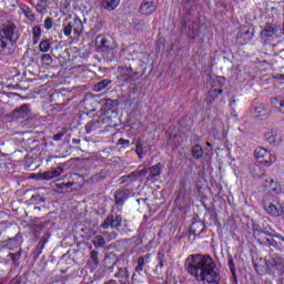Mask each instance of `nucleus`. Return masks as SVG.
<instances>
[{
	"label": "nucleus",
	"mask_w": 284,
	"mask_h": 284,
	"mask_svg": "<svg viewBox=\"0 0 284 284\" xmlns=\"http://www.w3.org/2000/svg\"><path fill=\"white\" fill-rule=\"evenodd\" d=\"M71 27L73 28V32L75 34H81V32H83V22L79 18L73 19V22H71Z\"/></svg>",
	"instance_id": "a878e982"
},
{
	"label": "nucleus",
	"mask_w": 284,
	"mask_h": 284,
	"mask_svg": "<svg viewBox=\"0 0 284 284\" xmlns=\"http://www.w3.org/2000/svg\"><path fill=\"white\" fill-rule=\"evenodd\" d=\"M158 264L155 266V270H163L165 267V253L159 252L156 255Z\"/></svg>",
	"instance_id": "7c9ffc66"
},
{
	"label": "nucleus",
	"mask_w": 284,
	"mask_h": 284,
	"mask_svg": "<svg viewBox=\"0 0 284 284\" xmlns=\"http://www.w3.org/2000/svg\"><path fill=\"white\" fill-rule=\"evenodd\" d=\"M278 32V26L266 22L264 29L261 31V39H272Z\"/></svg>",
	"instance_id": "9d476101"
},
{
	"label": "nucleus",
	"mask_w": 284,
	"mask_h": 284,
	"mask_svg": "<svg viewBox=\"0 0 284 284\" xmlns=\"http://www.w3.org/2000/svg\"><path fill=\"white\" fill-rule=\"evenodd\" d=\"M112 83V80H108V79H104L100 82H98L94 88H95V92H101L103 90H105V88H108V85Z\"/></svg>",
	"instance_id": "72a5a7b5"
},
{
	"label": "nucleus",
	"mask_w": 284,
	"mask_h": 284,
	"mask_svg": "<svg viewBox=\"0 0 284 284\" xmlns=\"http://www.w3.org/2000/svg\"><path fill=\"white\" fill-rule=\"evenodd\" d=\"M159 4V0H143L140 6L141 14L150 16L152 12L156 10V6Z\"/></svg>",
	"instance_id": "1a4fd4ad"
},
{
	"label": "nucleus",
	"mask_w": 284,
	"mask_h": 284,
	"mask_svg": "<svg viewBox=\"0 0 284 284\" xmlns=\"http://www.w3.org/2000/svg\"><path fill=\"white\" fill-rule=\"evenodd\" d=\"M252 37H254V33H251V37H250V38L252 39Z\"/></svg>",
	"instance_id": "052dcab7"
},
{
	"label": "nucleus",
	"mask_w": 284,
	"mask_h": 284,
	"mask_svg": "<svg viewBox=\"0 0 284 284\" xmlns=\"http://www.w3.org/2000/svg\"><path fill=\"white\" fill-rule=\"evenodd\" d=\"M12 45H14L13 24L0 26V54H12Z\"/></svg>",
	"instance_id": "f03ea898"
},
{
	"label": "nucleus",
	"mask_w": 284,
	"mask_h": 284,
	"mask_svg": "<svg viewBox=\"0 0 284 284\" xmlns=\"http://www.w3.org/2000/svg\"><path fill=\"white\" fill-rule=\"evenodd\" d=\"M196 0H186L187 3H194Z\"/></svg>",
	"instance_id": "4d7b16f0"
},
{
	"label": "nucleus",
	"mask_w": 284,
	"mask_h": 284,
	"mask_svg": "<svg viewBox=\"0 0 284 284\" xmlns=\"http://www.w3.org/2000/svg\"><path fill=\"white\" fill-rule=\"evenodd\" d=\"M118 263H119V257L114 252H110L105 255L104 266L106 267V270H112V267H114V265H116Z\"/></svg>",
	"instance_id": "2eb2a0df"
},
{
	"label": "nucleus",
	"mask_w": 284,
	"mask_h": 284,
	"mask_svg": "<svg viewBox=\"0 0 284 284\" xmlns=\"http://www.w3.org/2000/svg\"><path fill=\"white\" fill-rule=\"evenodd\" d=\"M92 244L94 245L95 250L105 247V237H103V235H95L92 239Z\"/></svg>",
	"instance_id": "bb28decb"
},
{
	"label": "nucleus",
	"mask_w": 284,
	"mask_h": 284,
	"mask_svg": "<svg viewBox=\"0 0 284 284\" xmlns=\"http://www.w3.org/2000/svg\"><path fill=\"white\" fill-rule=\"evenodd\" d=\"M244 34H250V30H246V31L244 32Z\"/></svg>",
	"instance_id": "bf43d9fd"
},
{
	"label": "nucleus",
	"mask_w": 284,
	"mask_h": 284,
	"mask_svg": "<svg viewBox=\"0 0 284 284\" xmlns=\"http://www.w3.org/2000/svg\"><path fill=\"white\" fill-rule=\"evenodd\" d=\"M123 223V216L119 214H110L104 220V222L101 224L102 230H115V231H106L103 232V236L106 239V241H114L116 236H119V229L121 227Z\"/></svg>",
	"instance_id": "7ed1b4c3"
},
{
	"label": "nucleus",
	"mask_w": 284,
	"mask_h": 284,
	"mask_svg": "<svg viewBox=\"0 0 284 284\" xmlns=\"http://www.w3.org/2000/svg\"><path fill=\"white\" fill-rule=\"evenodd\" d=\"M219 94H223V90L213 89V90L209 91V94H207L209 103H212V101H214L216 99V97H219Z\"/></svg>",
	"instance_id": "f704fd0d"
},
{
	"label": "nucleus",
	"mask_w": 284,
	"mask_h": 284,
	"mask_svg": "<svg viewBox=\"0 0 284 284\" xmlns=\"http://www.w3.org/2000/svg\"><path fill=\"white\" fill-rule=\"evenodd\" d=\"M50 240V233H47L43 235V237L40 240V243H43L45 245V243H48V241Z\"/></svg>",
	"instance_id": "3c124183"
},
{
	"label": "nucleus",
	"mask_w": 284,
	"mask_h": 284,
	"mask_svg": "<svg viewBox=\"0 0 284 284\" xmlns=\"http://www.w3.org/2000/svg\"><path fill=\"white\" fill-rule=\"evenodd\" d=\"M135 153L138 154L140 161H142L143 156H145V154H148V152L145 151V143L143 142V140H136Z\"/></svg>",
	"instance_id": "412c9836"
},
{
	"label": "nucleus",
	"mask_w": 284,
	"mask_h": 284,
	"mask_svg": "<svg viewBox=\"0 0 284 284\" xmlns=\"http://www.w3.org/2000/svg\"><path fill=\"white\" fill-rule=\"evenodd\" d=\"M253 114H257L256 116H270V108L265 104H261L254 108Z\"/></svg>",
	"instance_id": "b1692460"
},
{
	"label": "nucleus",
	"mask_w": 284,
	"mask_h": 284,
	"mask_svg": "<svg viewBox=\"0 0 284 284\" xmlns=\"http://www.w3.org/2000/svg\"><path fill=\"white\" fill-rule=\"evenodd\" d=\"M17 119H26L30 114V104H22L20 108L13 110Z\"/></svg>",
	"instance_id": "f3484780"
},
{
	"label": "nucleus",
	"mask_w": 284,
	"mask_h": 284,
	"mask_svg": "<svg viewBox=\"0 0 284 284\" xmlns=\"http://www.w3.org/2000/svg\"><path fill=\"white\" fill-rule=\"evenodd\" d=\"M41 61L44 65H50L52 63V55L43 54Z\"/></svg>",
	"instance_id": "ea45409f"
},
{
	"label": "nucleus",
	"mask_w": 284,
	"mask_h": 284,
	"mask_svg": "<svg viewBox=\"0 0 284 284\" xmlns=\"http://www.w3.org/2000/svg\"><path fill=\"white\" fill-rule=\"evenodd\" d=\"M161 170H163V164L158 163L151 168H149L150 176L154 179V176H161Z\"/></svg>",
	"instance_id": "c85d7f7f"
},
{
	"label": "nucleus",
	"mask_w": 284,
	"mask_h": 284,
	"mask_svg": "<svg viewBox=\"0 0 284 284\" xmlns=\"http://www.w3.org/2000/svg\"><path fill=\"white\" fill-rule=\"evenodd\" d=\"M130 199V190L120 189L114 193L115 205L118 209L122 210L123 205H125V201Z\"/></svg>",
	"instance_id": "6e6552de"
},
{
	"label": "nucleus",
	"mask_w": 284,
	"mask_h": 284,
	"mask_svg": "<svg viewBox=\"0 0 284 284\" xmlns=\"http://www.w3.org/2000/svg\"><path fill=\"white\" fill-rule=\"evenodd\" d=\"M73 143L77 145V144L81 143V140L74 139Z\"/></svg>",
	"instance_id": "864d4df0"
},
{
	"label": "nucleus",
	"mask_w": 284,
	"mask_h": 284,
	"mask_svg": "<svg viewBox=\"0 0 284 284\" xmlns=\"http://www.w3.org/2000/svg\"><path fill=\"white\" fill-rule=\"evenodd\" d=\"M72 185H74V182H63V180L58 179L52 187L60 194H65L72 190Z\"/></svg>",
	"instance_id": "9b49d317"
},
{
	"label": "nucleus",
	"mask_w": 284,
	"mask_h": 284,
	"mask_svg": "<svg viewBox=\"0 0 284 284\" xmlns=\"http://www.w3.org/2000/svg\"><path fill=\"white\" fill-rule=\"evenodd\" d=\"M250 172H251L253 179H263V176H266L265 169H263L258 164H253L250 169Z\"/></svg>",
	"instance_id": "6ab92c4d"
},
{
	"label": "nucleus",
	"mask_w": 284,
	"mask_h": 284,
	"mask_svg": "<svg viewBox=\"0 0 284 284\" xmlns=\"http://www.w3.org/2000/svg\"><path fill=\"white\" fill-rule=\"evenodd\" d=\"M271 105L281 112V114H284V99L282 97L271 98Z\"/></svg>",
	"instance_id": "aec40b11"
},
{
	"label": "nucleus",
	"mask_w": 284,
	"mask_h": 284,
	"mask_svg": "<svg viewBox=\"0 0 284 284\" xmlns=\"http://www.w3.org/2000/svg\"><path fill=\"white\" fill-rule=\"evenodd\" d=\"M10 256H11V261L13 263H17V261L21 258V253H13V254H10Z\"/></svg>",
	"instance_id": "8fccbe9b"
},
{
	"label": "nucleus",
	"mask_w": 284,
	"mask_h": 284,
	"mask_svg": "<svg viewBox=\"0 0 284 284\" xmlns=\"http://www.w3.org/2000/svg\"><path fill=\"white\" fill-rule=\"evenodd\" d=\"M114 278H120V284H130V272L126 267H120L114 274Z\"/></svg>",
	"instance_id": "dca6fc26"
},
{
	"label": "nucleus",
	"mask_w": 284,
	"mask_h": 284,
	"mask_svg": "<svg viewBox=\"0 0 284 284\" xmlns=\"http://www.w3.org/2000/svg\"><path fill=\"white\" fill-rule=\"evenodd\" d=\"M264 187H267L274 194H281L283 192V184L281 182H275L272 178H266L264 181Z\"/></svg>",
	"instance_id": "f8f14e48"
},
{
	"label": "nucleus",
	"mask_w": 284,
	"mask_h": 284,
	"mask_svg": "<svg viewBox=\"0 0 284 284\" xmlns=\"http://www.w3.org/2000/svg\"><path fill=\"white\" fill-rule=\"evenodd\" d=\"M268 247H273L275 252L284 253V236L276 233L273 236L266 239Z\"/></svg>",
	"instance_id": "423d86ee"
},
{
	"label": "nucleus",
	"mask_w": 284,
	"mask_h": 284,
	"mask_svg": "<svg viewBox=\"0 0 284 284\" xmlns=\"http://www.w3.org/2000/svg\"><path fill=\"white\" fill-rule=\"evenodd\" d=\"M262 205L265 212L270 214V216H281L283 214V209L281 206V202L277 196L272 194H266L263 196Z\"/></svg>",
	"instance_id": "20e7f679"
},
{
	"label": "nucleus",
	"mask_w": 284,
	"mask_h": 284,
	"mask_svg": "<svg viewBox=\"0 0 284 284\" xmlns=\"http://www.w3.org/2000/svg\"><path fill=\"white\" fill-rule=\"evenodd\" d=\"M21 10H22L24 17L27 19H29V21H34V13L32 12V9H30V7L22 4Z\"/></svg>",
	"instance_id": "2f4dec72"
},
{
	"label": "nucleus",
	"mask_w": 284,
	"mask_h": 284,
	"mask_svg": "<svg viewBox=\"0 0 284 284\" xmlns=\"http://www.w3.org/2000/svg\"><path fill=\"white\" fill-rule=\"evenodd\" d=\"M98 48H105L106 50L112 49V41L105 36H98L95 39Z\"/></svg>",
	"instance_id": "a211bd4d"
},
{
	"label": "nucleus",
	"mask_w": 284,
	"mask_h": 284,
	"mask_svg": "<svg viewBox=\"0 0 284 284\" xmlns=\"http://www.w3.org/2000/svg\"><path fill=\"white\" fill-rule=\"evenodd\" d=\"M229 268L231 270L233 276H236V267L234 266V260L232 257L229 258Z\"/></svg>",
	"instance_id": "37998d69"
},
{
	"label": "nucleus",
	"mask_w": 284,
	"mask_h": 284,
	"mask_svg": "<svg viewBox=\"0 0 284 284\" xmlns=\"http://www.w3.org/2000/svg\"><path fill=\"white\" fill-rule=\"evenodd\" d=\"M72 22H69L64 28H63V34L64 37H70L72 34Z\"/></svg>",
	"instance_id": "58836bf2"
},
{
	"label": "nucleus",
	"mask_w": 284,
	"mask_h": 284,
	"mask_svg": "<svg viewBox=\"0 0 284 284\" xmlns=\"http://www.w3.org/2000/svg\"><path fill=\"white\" fill-rule=\"evenodd\" d=\"M206 230H207V227L205 226V224L203 222H201V221L193 222L190 226V236L201 237L203 232H205Z\"/></svg>",
	"instance_id": "ddd939ff"
},
{
	"label": "nucleus",
	"mask_w": 284,
	"mask_h": 284,
	"mask_svg": "<svg viewBox=\"0 0 284 284\" xmlns=\"http://www.w3.org/2000/svg\"><path fill=\"white\" fill-rule=\"evenodd\" d=\"M150 258V254L140 256L138 258V265L135 266V272L138 274H142L143 273V268L145 267V261H148Z\"/></svg>",
	"instance_id": "393cba45"
},
{
	"label": "nucleus",
	"mask_w": 284,
	"mask_h": 284,
	"mask_svg": "<svg viewBox=\"0 0 284 284\" xmlns=\"http://www.w3.org/2000/svg\"><path fill=\"white\" fill-rule=\"evenodd\" d=\"M52 26H54V22L52 21V18H47L44 20L45 30H52Z\"/></svg>",
	"instance_id": "79ce46f5"
},
{
	"label": "nucleus",
	"mask_w": 284,
	"mask_h": 284,
	"mask_svg": "<svg viewBox=\"0 0 284 284\" xmlns=\"http://www.w3.org/2000/svg\"><path fill=\"white\" fill-rule=\"evenodd\" d=\"M119 145H125L126 148H130V140H125L123 138L118 140Z\"/></svg>",
	"instance_id": "de8ad7c7"
},
{
	"label": "nucleus",
	"mask_w": 284,
	"mask_h": 284,
	"mask_svg": "<svg viewBox=\"0 0 284 284\" xmlns=\"http://www.w3.org/2000/svg\"><path fill=\"white\" fill-rule=\"evenodd\" d=\"M48 4H43V2H40L36 6V10L37 12H39L40 14H43V12H45V8Z\"/></svg>",
	"instance_id": "a19ab883"
},
{
	"label": "nucleus",
	"mask_w": 284,
	"mask_h": 284,
	"mask_svg": "<svg viewBox=\"0 0 284 284\" xmlns=\"http://www.w3.org/2000/svg\"><path fill=\"white\" fill-rule=\"evenodd\" d=\"M51 48L50 40H42L40 42V52H49Z\"/></svg>",
	"instance_id": "e433bc0d"
},
{
	"label": "nucleus",
	"mask_w": 284,
	"mask_h": 284,
	"mask_svg": "<svg viewBox=\"0 0 284 284\" xmlns=\"http://www.w3.org/2000/svg\"><path fill=\"white\" fill-rule=\"evenodd\" d=\"M184 270L202 284H220L221 274L216 272V263L212 256L205 254H192L185 260Z\"/></svg>",
	"instance_id": "f257e3e1"
},
{
	"label": "nucleus",
	"mask_w": 284,
	"mask_h": 284,
	"mask_svg": "<svg viewBox=\"0 0 284 284\" xmlns=\"http://www.w3.org/2000/svg\"><path fill=\"white\" fill-rule=\"evenodd\" d=\"M139 26H143V27H145V23H141V22H140V23H138V24H136V27H135V28H136V30H139Z\"/></svg>",
	"instance_id": "6e6d98bb"
},
{
	"label": "nucleus",
	"mask_w": 284,
	"mask_h": 284,
	"mask_svg": "<svg viewBox=\"0 0 284 284\" xmlns=\"http://www.w3.org/2000/svg\"><path fill=\"white\" fill-rule=\"evenodd\" d=\"M101 122L99 120H91L89 123L85 124V132L87 134H91L94 130H98Z\"/></svg>",
	"instance_id": "cd10ccee"
},
{
	"label": "nucleus",
	"mask_w": 284,
	"mask_h": 284,
	"mask_svg": "<svg viewBox=\"0 0 284 284\" xmlns=\"http://www.w3.org/2000/svg\"><path fill=\"white\" fill-rule=\"evenodd\" d=\"M118 105L119 102L116 100L106 99L103 103V110L104 112H114Z\"/></svg>",
	"instance_id": "4be33fe9"
},
{
	"label": "nucleus",
	"mask_w": 284,
	"mask_h": 284,
	"mask_svg": "<svg viewBox=\"0 0 284 284\" xmlns=\"http://www.w3.org/2000/svg\"><path fill=\"white\" fill-rule=\"evenodd\" d=\"M43 247H45V244L40 241L37 245V248H36V252L38 253V256H39V254H41V252H43Z\"/></svg>",
	"instance_id": "09e8293b"
},
{
	"label": "nucleus",
	"mask_w": 284,
	"mask_h": 284,
	"mask_svg": "<svg viewBox=\"0 0 284 284\" xmlns=\"http://www.w3.org/2000/svg\"><path fill=\"white\" fill-rule=\"evenodd\" d=\"M30 201H36V203L39 204V203H43L44 200L41 195L36 194L31 196Z\"/></svg>",
	"instance_id": "49530a36"
},
{
	"label": "nucleus",
	"mask_w": 284,
	"mask_h": 284,
	"mask_svg": "<svg viewBox=\"0 0 284 284\" xmlns=\"http://www.w3.org/2000/svg\"><path fill=\"white\" fill-rule=\"evenodd\" d=\"M254 156L261 165H265V168H270V165H274L276 163V155L268 151L263 146H257L254 151Z\"/></svg>",
	"instance_id": "39448f33"
},
{
	"label": "nucleus",
	"mask_w": 284,
	"mask_h": 284,
	"mask_svg": "<svg viewBox=\"0 0 284 284\" xmlns=\"http://www.w3.org/2000/svg\"><path fill=\"white\" fill-rule=\"evenodd\" d=\"M277 79H278L280 81H284V74H278V75H277Z\"/></svg>",
	"instance_id": "603ef678"
},
{
	"label": "nucleus",
	"mask_w": 284,
	"mask_h": 284,
	"mask_svg": "<svg viewBox=\"0 0 284 284\" xmlns=\"http://www.w3.org/2000/svg\"><path fill=\"white\" fill-rule=\"evenodd\" d=\"M145 174H148V169L144 168L143 165L139 166V170L135 172H132V174L129 175V178L132 176H145Z\"/></svg>",
	"instance_id": "c9c22d12"
},
{
	"label": "nucleus",
	"mask_w": 284,
	"mask_h": 284,
	"mask_svg": "<svg viewBox=\"0 0 284 284\" xmlns=\"http://www.w3.org/2000/svg\"><path fill=\"white\" fill-rule=\"evenodd\" d=\"M68 130L61 129L60 131H58V133L53 135V141H61V139L65 136Z\"/></svg>",
	"instance_id": "4c0bfd02"
},
{
	"label": "nucleus",
	"mask_w": 284,
	"mask_h": 284,
	"mask_svg": "<svg viewBox=\"0 0 284 284\" xmlns=\"http://www.w3.org/2000/svg\"><path fill=\"white\" fill-rule=\"evenodd\" d=\"M91 261L98 265L99 264V253L98 251H91Z\"/></svg>",
	"instance_id": "a18cd8bd"
},
{
	"label": "nucleus",
	"mask_w": 284,
	"mask_h": 284,
	"mask_svg": "<svg viewBox=\"0 0 284 284\" xmlns=\"http://www.w3.org/2000/svg\"><path fill=\"white\" fill-rule=\"evenodd\" d=\"M207 148H212V143L206 142Z\"/></svg>",
	"instance_id": "13d9d810"
},
{
	"label": "nucleus",
	"mask_w": 284,
	"mask_h": 284,
	"mask_svg": "<svg viewBox=\"0 0 284 284\" xmlns=\"http://www.w3.org/2000/svg\"><path fill=\"white\" fill-rule=\"evenodd\" d=\"M119 3H121V0H102V8L112 11L119 8Z\"/></svg>",
	"instance_id": "5701e85b"
},
{
	"label": "nucleus",
	"mask_w": 284,
	"mask_h": 284,
	"mask_svg": "<svg viewBox=\"0 0 284 284\" xmlns=\"http://www.w3.org/2000/svg\"><path fill=\"white\" fill-rule=\"evenodd\" d=\"M119 72V79L125 81V83H134L136 81V72L132 71V67H120Z\"/></svg>",
	"instance_id": "0eeeda50"
},
{
	"label": "nucleus",
	"mask_w": 284,
	"mask_h": 284,
	"mask_svg": "<svg viewBox=\"0 0 284 284\" xmlns=\"http://www.w3.org/2000/svg\"><path fill=\"white\" fill-rule=\"evenodd\" d=\"M266 141L270 145H276V134H271L266 136Z\"/></svg>",
	"instance_id": "c03bdc74"
},
{
	"label": "nucleus",
	"mask_w": 284,
	"mask_h": 284,
	"mask_svg": "<svg viewBox=\"0 0 284 284\" xmlns=\"http://www.w3.org/2000/svg\"><path fill=\"white\" fill-rule=\"evenodd\" d=\"M40 3H43L44 6H48V0H40Z\"/></svg>",
	"instance_id": "5fc2aeb1"
},
{
	"label": "nucleus",
	"mask_w": 284,
	"mask_h": 284,
	"mask_svg": "<svg viewBox=\"0 0 284 284\" xmlns=\"http://www.w3.org/2000/svg\"><path fill=\"white\" fill-rule=\"evenodd\" d=\"M63 173V169L57 168L51 171H45L40 174V180L41 181H52V179H57V176H61Z\"/></svg>",
	"instance_id": "4468645a"
},
{
	"label": "nucleus",
	"mask_w": 284,
	"mask_h": 284,
	"mask_svg": "<svg viewBox=\"0 0 284 284\" xmlns=\"http://www.w3.org/2000/svg\"><path fill=\"white\" fill-rule=\"evenodd\" d=\"M40 227H43V224H40Z\"/></svg>",
	"instance_id": "680f3d73"
},
{
	"label": "nucleus",
	"mask_w": 284,
	"mask_h": 284,
	"mask_svg": "<svg viewBox=\"0 0 284 284\" xmlns=\"http://www.w3.org/2000/svg\"><path fill=\"white\" fill-rule=\"evenodd\" d=\"M193 159H203V148L199 144L194 145L191 150Z\"/></svg>",
	"instance_id": "c756f323"
},
{
	"label": "nucleus",
	"mask_w": 284,
	"mask_h": 284,
	"mask_svg": "<svg viewBox=\"0 0 284 284\" xmlns=\"http://www.w3.org/2000/svg\"><path fill=\"white\" fill-rule=\"evenodd\" d=\"M32 41H33V45H37V43H39V39H41V27L40 26H36L32 29Z\"/></svg>",
	"instance_id": "473e14b6"
}]
</instances>
